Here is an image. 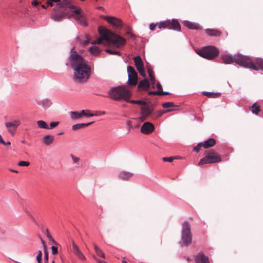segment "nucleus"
<instances>
[{"label":"nucleus","mask_w":263,"mask_h":263,"mask_svg":"<svg viewBox=\"0 0 263 263\" xmlns=\"http://www.w3.org/2000/svg\"><path fill=\"white\" fill-rule=\"evenodd\" d=\"M69 60L74 70L73 80L76 83L86 82L91 74V66L88 62L74 50L73 47L70 51Z\"/></svg>","instance_id":"f257e3e1"},{"label":"nucleus","mask_w":263,"mask_h":263,"mask_svg":"<svg viewBox=\"0 0 263 263\" xmlns=\"http://www.w3.org/2000/svg\"><path fill=\"white\" fill-rule=\"evenodd\" d=\"M98 32L101 35V37L97 40L92 41V44H101L102 43L103 40L108 41L116 47L117 48H121L125 44L126 40L123 37L116 34L112 32L107 28L100 26L98 28Z\"/></svg>","instance_id":"f03ea898"},{"label":"nucleus","mask_w":263,"mask_h":263,"mask_svg":"<svg viewBox=\"0 0 263 263\" xmlns=\"http://www.w3.org/2000/svg\"><path fill=\"white\" fill-rule=\"evenodd\" d=\"M110 98L115 101L124 100L128 102L132 96L131 91L125 86H118L112 88L109 92Z\"/></svg>","instance_id":"7ed1b4c3"},{"label":"nucleus","mask_w":263,"mask_h":263,"mask_svg":"<svg viewBox=\"0 0 263 263\" xmlns=\"http://www.w3.org/2000/svg\"><path fill=\"white\" fill-rule=\"evenodd\" d=\"M192 242V234L189 222L184 221L182 223V230L181 234V246H189Z\"/></svg>","instance_id":"20e7f679"},{"label":"nucleus","mask_w":263,"mask_h":263,"mask_svg":"<svg viewBox=\"0 0 263 263\" xmlns=\"http://www.w3.org/2000/svg\"><path fill=\"white\" fill-rule=\"evenodd\" d=\"M221 159L220 156L214 151L205 152V156L201 159L198 163V165L205 164L215 163L220 162Z\"/></svg>","instance_id":"39448f33"},{"label":"nucleus","mask_w":263,"mask_h":263,"mask_svg":"<svg viewBox=\"0 0 263 263\" xmlns=\"http://www.w3.org/2000/svg\"><path fill=\"white\" fill-rule=\"evenodd\" d=\"M197 53L200 56L208 60H213L219 54L218 50L214 46H207L200 50H198Z\"/></svg>","instance_id":"423d86ee"},{"label":"nucleus","mask_w":263,"mask_h":263,"mask_svg":"<svg viewBox=\"0 0 263 263\" xmlns=\"http://www.w3.org/2000/svg\"><path fill=\"white\" fill-rule=\"evenodd\" d=\"M159 28L160 29H172L178 31H181V26L177 20H168L159 22Z\"/></svg>","instance_id":"0eeeda50"},{"label":"nucleus","mask_w":263,"mask_h":263,"mask_svg":"<svg viewBox=\"0 0 263 263\" xmlns=\"http://www.w3.org/2000/svg\"><path fill=\"white\" fill-rule=\"evenodd\" d=\"M72 13L70 15L71 17H74L78 23L82 26H86L87 23L86 21V17L84 13H82V10L79 7H74L72 9Z\"/></svg>","instance_id":"6e6552de"},{"label":"nucleus","mask_w":263,"mask_h":263,"mask_svg":"<svg viewBox=\"0 0 263 263\" xmlns=\"http://www.w3.org/2000/svg\"><path fill=\"white\" fill-rule=\"evenodd\" d=\"M234 62L245 68H251V60L247 56L241 54L234 55Z\"/></svg>","instance_id":"1a4fd4ad"},{"label":"nucleus","mask_w":263,"mask_h":263,"mask_svg":"<svg viewBox=\"0 0 263 263\" xmlns=\"http://www.w3.org/2000/svg\"><path fill=\"white\" fill-rule=\"evenodd\" d=\"M154 109L153 105H149L147 104L144 106H142L141 107V116L139 117V120L141 121L146 120L147 118L152 114Z\"/></svg>","instance_id":"9d476101"},{"label":"nucleus","mask_w":263,"mask_h":263,"mask_svg":"<svg viewBox=\"0 0 263 263\" xmlns=\"http://www.w3.org/2000/svg\"><path fill=\"white\" fill-rule=\"evenodd\" d=\"M128 84L132 86H135L138 82V74L135 71L134 68L131 66H128L127 68Z\"/></svg>","instance_id":"9b49d317"},{"label":"nucleus","mask_w":263,"mask_h":263,"mask_svg":"<svg viewBox=\"0 0 263 263\" xmlns=\"http://www.w3.org/2000/svg\"><path fill=\"white\" fill-rule=\"evenodd\" d=\"M155 129V126L153 124L149 122H145L141 126L140 131L145 135L151 134Z\"/></svg>","instance_id":"f8f14e48"},{"label":"nucleus","mask_w":263,"mask_h":263,"mask_svg":"<svg viewBox=\"0 0 263 263\" xmlns=\"http://www.w3.org/2000/svg\"><path fill=\"white\" fill-rule=\"evenodd\" d=\"M103 19L116 28H120L122 26V21L117 17L114 16H104Z\"/></svg>","instance_id":"ddd939ff"},{"label":"nucleus","mask_w":263,"mask_h":263,"mask_svg":"<svg viewBox=\"0 0 263 263\" xmlns=\"http://www.w3.org/2000/svg\"><path fill=\"white\" fill-rule=\"evenodd\" d=\"M20 121L16 120L10 122H6L5 125L8 132L13 136L15 131L17 127L20 125Z\"/></svg>","instance_id":"4468645a"},{"label":"nucleus","mask_w":263,"mask_h":263,"mask_svg":"<svg viewBox=\"0 0 263 263\" xmlns=\"http://www.w3.org/2000/svg\"><path fill=\"white\" fill-rule=\"evenodd\" d=\"M72 251L74 255L80 260L82 261L86 260V258L81 251L80 250L78 246L76 243V242L72 240Z\"/></svg>","instance_id":"2eb2a0df"},{"label":"nucleus","mask_w":263,"mask_h":263,"mask_svg":"<svg viewBox=\"0 0 263 263\" xmlns=\"http://www.w3.org/2000/svg\"><path fill=\"white\" fill-rule=\"evenodd\" d=\"M250 69L255 70H263V59L258 58L255 60L254 62L252 61Z\"/></svg>","instance_id":"dca6fc26"},{"label":"nucleus","mask_w":263,"mask_h":263,"mask_svg":"<svg viewBox=\"0 0 263 263\" xmlns=\"http://www.w3.org/2000/svg\"><path fill=\"white\" fill-rule=\"evenodd\" d=\"M59 9L54 8L51 14L52 19L55 21H60L65 18L66 14L65 13H60Z\"/></svg>","instance_id":"f3484780"},{"label":"nucleus","mask_w":263,"mask_h":263,"mask_svg":"<svg viewBox=\"0 0 263 263\" xmlns=\"http://www.w3.org/2000/svg\"><path fill=\"white\" fill-rule=\"evenodd\" d=\"M195 260L196 263H210L208 257L202 252L198 253L195 257Z\"/></svg>","instance_id":"a211bd4d"},{"label":"nucleus","mask_w":263,"mask_h":263,"mask_svg":"<svg viewBox=\"0 0 263 263\" xmlns=\"http://www.w3.org/2000/svg\"><path fill=\"white\" fill-rule=\"evenodd\" d=\"M162 106L164 108H168L166 110L163 111V114L174 111L176 109L175 108L177 107L173 102H170L164 103L162 104Z\"/></svg>","instance_id":"6ab92c4d"},{"label":"nucleus","mask_w":263,"mask_h":263,"mask_svg":"<svg viewBox=\"0 0 263 263\" xmlns=\"http://www.w3.org/2000/svg\"><path fill=\"white\" fill-rule=\"evenodd\" d=\"M138 88L140 89H143L148 90L150 87L149 82L147 79H145L141 81L138 84Z\"/></svg>","instance_id":"aec40b11"},{"label":"nucleus","mask_w":263,"mask_h":263,"mask_svg":"<svg viewBox=\"0 0 263 263\" xmlns=\"http://www.w3.org/2000/svg\"><path fill=\"white\" fill-rule=\"evenodd\" d=\"M216 144V140L213 138H209L202 143V146L204 148H209L214 146Z\"/></svg>","instance_id":"412c9836"},{"label":"nucleus","mask_w":263,"mask_h":263,"mask_svg":"<svg viewBox=\"0 0 263 263\" xmlns=\"http://www.w3.org/2000/svg\"><path fill=\"white\" fill-rule=\"evenodd\" d=\"M205 31L207 34L211 36H219L221 34V32L217 29H206Z\"/></svg>","instance_id":"4be33fe9"},{"label":"nucleus","mask_w":263,"mask_h":263,"mask_svg":"<svg viewBox=\"0 0 263 263\" xmlns=\"http://www.w3.org/2000/svg\"><path fill=\"white\" fill-rule=\"evenodd\" d=\"M135 66L137 70L144 68V64L141 58L139 56L136 57L134 58Z\"/></svg>","instance_id":"5701e85b"},{"label":"nucleus","mask_w":263,"mask_h":263,"mask_svg":"<svg viewBox=\"0 0 263 263\" xmlns=\"http://www.w3.org/2000/svg\"><path fill=\"white\" fill-rule=\"evenodd\" d=\"M54 140L53 136L51 135H46L43 138V143L46 145H50L51 144Z\"/></svg>","instance_id":"b1692460"},{"label":"nucleus","mask_w":263,"mask_h":263,"mask_svg":"<svg viewBox=\"0 0 263 263\" xmlns=\"http://www.w3.org/2000/svg\"><path fill=\"white\" fill-rule=\"evenodd\" d=\"M183 24L185 27L191 29L198 30L201 29L199 25L192 23L190 21H185L183 22Z\"/></svg>","instance_id":"393cba45"},{"label":"nucleus","mask_w":263,"mask_h":263,"mask_svg":"<svg viewBox=\"0 0 263 263\" xmlns=\"http://www.w3.org/2000/svg\"><path fill=\"white\" fill-rule=\"evenodd\" d=\"M93 122H90L87 123H78L76 124H74L72 126V129L73 130H77L81 128H84L89 125L93 123Z\"/></svg>","instance_id":"a878e982"},{"label":"nucleus","mask_w":263,"mask_h":263,"mask_svg":"<svg viewBox=\"0 0 263 263\" xmlns=\"http://www.w3.org/2000/svg\"><path fill=\"white\" fill-rule=\"evenodd\" d=\"M222 62L224 64H230L234 62V55L232 57L229 55H225L221 57Z\"/></svg>","instance_id":"bb28decb"},{"label":"nucleus","mask_w":263,"mask_h":263,"mask_svg":"<svg viewBox=\"0 0 263 263\" xmlns=\"http://www.w3.org/2000/svg\"><path fill=\"white\" fill-rule=\"evenodd\" d=\"M59 5L61 7L69 8L70 9H74L76 7L69 0H63Z\"/></svg>","instance_id":"cd10ccee"},{"label":"nucleus","mask_w":263,"mask_h":263,"mask_svg":"<svg viewBox=\"0 0 263 263\" xmlns=\"http://www.w3.org/2000/svg\"><path fill=\"white\" fill-rule=\"evenodd\" d=\"M132 177V174L128 172L122 171L119 174V177L123 180H126Z\"/></svg>","instance_id":"c85d7f7f"},{"label":"nucleus","mask_w":263,"mask_h":263,"mask_svg":"<svg viewBox=\"0 0 263 263\" xmlns=\"http://www.w3.org/2000/svg\"><path fill=\"white\" fill-rule=\"evenodd\" d=\"M90 52L95 56H97L100 52L99 48L96 46L89 48Z\"/></svg>","instance_id":"c756f323"},{"label":"nucleus","mask_w":263,"mask_h":263,"mask_svg":"<svg viewBox=\"0 0 263 263\" xmlns=\"http://www.w3.org/2000/svg\"><path fill=\"white\" fill-rule=\"evenodd\" d=\"M251 110L252 113L255 114L256 115H258L260 111L259 106H257L256 103H254L252 106Z\"/></svg>","instance_id":"7c9ffc66"},{"label":"nucleus","mask_w":263,"mask_h":263,"mask_svg":"<svg viewBox=\"0 0 263 263\" xmlns=\"http://www.w3.org/2000/svg\"><path fill=\"white\" fill-rule=\"evenodd\" d=\"M37 125L41 128H44V129L48 128V125L47 124V123L45 121H44L43 120L37 121Z\"/></svg>","instance_id":"2f4dec72"},{"label":"nucleus","mask_w":263,"mask_h":263,"mask_svg":"<svg viewBox=\"0 0 263 263\" xmlns=\"http://www.w3.org/2000/svg\"><path fill=\"white\" fill-rule=\"evenodd\" d=\"M202 93H203V95L207 96L208 97L211 98H217L219 96L218 93H213V92L204 91L202 92Z\"/></svg>","instance_id":"473e14b6"},{"label":"nucleus","mask_w":263,"mask_h":263,"mask_svg":"<svg viewBox=\"0 0 263 263\" xmlns=\"http://www.w3.org/2000/svg\"><path fill=\"white\" fill-rule=\"evenodd\" d=\"M105 51L109 54H113V55H121V53L120 51H117L114 49L108 48L105 50Z\"/></svg>","instance_id":"72a5a7b5"},{"label":"nucleus","mask_w":263,"mask_h":263,"mask_svg":"<svg viewBox=\"0 0 263 263\" xmlns=\"http://www.w3.org/2000/svg\"><path fill=\"white\" fill-rule=\"evenodd\" d=\"M128 102H129L132 104H138V105H141L142 106H144L145 105H146L147 102H145V101H141V100H129V99H128Z\"/></svg>","instance_id":"f704fd0d"},{"label":"nucleus","mask_w":263,"mask_h":263,"mask_svg":"<svg viewBox=\"0 0 263 263\" xmlns=\"http://www.w3.org/2000/svg\"><path fill=\"white\" fill-rule=\"evenodd\" d=\"M70 115L72 119H77L81 117L80 113L77 111H71Z\"/></svg>","instance_id":"c9c22d12"},{"label":"nucleus","mask_w":263,"mask_h":263,"mask_svg":"<svg viewBox=\"0 0 263 263\" xmlns=\"http://www.w3.org/2000/svg\"><path fill=\"white\" fill-rule=\"evenodd\" d=\"M148 75H149V80L152 82L153 88H154V85L155 84V77H154L153 73H151L150 72H149V74H148Z\"/></svg>","instance_id":"e433bc0d"},{"label":"nucleus","mask_w":263,"mask_h":263,"mask_svg":"<svg viewBox=\"0 0 263 263\" xmlns=\"http://www.w3.org/2000/svg\"><path fill=\"white\" fill-rule=\"evenodd\" d=\"M176 157H163L162 158V160L163 161L165 162H172L174 160L176 159Z\"/></svg>","instance_id":"4c0bfd02"},{"label":"nucleus","mask_w":263,"mask_h":263,"mask_svg":"<svg viewBox=\"0 0 263 263\" xmlns=\"http://www.w3.org/2000/svg\"><path fill=\"white\" fill-rule=\"evenodd\" d=\"M30 164L28 161H21L18 163V165L20 166H28Z\"/></svg>","instance_id":"58836bf2"},{"label":"nucleus","mask_w":263,"mask_h":263,"mask_svg":"<svg viewBox=\"0 0 263 263\" xmlns=\"http://www.w3.org/2000/svg\"><path fill=\"white\" fill-rule=\"evenodd\" d=\"M59 124V122H52L50 123L48 129H53Z\"/></svg>","instance_id":"ea45409f"},{"label":"nucleus","mask_w":263,"mask_h":263,"mask_svg":"<svg viewBox=\"0 0 263 263\" xmlns=\"http://www.w3.org/2000/svg\"><path fill=\"white\" fill-rule=\"evenodd\" d=\"M42 253L41 250H40L38 252V254L36 256V259L38 262V263H42Z\"/></svg>","instance_id":"a19ab883"},{"label":"nucleus","mask_w":263,"mask_h":263,"mask_svg":"<svg viewBox=\"0 0 263 263\" xmlns=\"http://www.w3.org/2000/svg\"><path fill=\"white\" fill-rule=\"evenodd\" d=\"M159 27V23H157L156 24H154V23H151L150 25H149V29L153 31L155 30V28L156 26H157Z\"/></svg>","instance_id":"79ce46f5"},{"label":"nucleus","mask_w":263,"mask_h":263,"mask_svg":"<svg viewBox=\"0 0 263 263\" xmlns=\"http://www.w3.org/2000/svg\"><path fill=\"white\" fill-rule=\"evenodd\" d=\"M96 253L98 255L100 256L103 258H105V254L100 249L97 251Z\"/></svg>","instance_id":"37998d69"},{"label":"nucleus","mask_w":263,"mask_h":263,"mask_svg":"<svg viewBox=\"0 0 263 263\" xmlns=\"http://www.w3.org/2000/svg\"><path fill=\"white\" fill-rule=\"evenodd\" d=\"M202 146V143H200L199 144H198L194 148V151H196V152H198L201 147Z\"/></svg>","instance_id":"c03bdc74"},{"label":"nucleus","mask_w":263,"mask_h":263,"mask_svg":"<svg viewBox=\"0 0 263 263\" xmlns=\"http://www.w3.org/2000/svg\"><path fill=\"white\" fill-rule=\"evenodd\" d=\"M140 74L143 77H145L146 76V74H145V70H144V68H143L142 69H139L138 70Z\"/></svg>","instance_id":"a18cd8bd"},{"label":"nucleus","mask_w":263,"mask_h":263,"mask_svg":"<svg viewBox=\"0 0 263 263\" xmlns=\"http://www.w3.org/2000/svg\"><path fill=\"white\" fill-rule=\"evenodd\" d=\"M70 156L73 160V161L74 162V163H77L79 162V161L80 160V158H78V157H77L76 156H74L72 154H71L70 155Z\"/></svg>","instance_id":"49530a36"},{"label":"nucleus","mask_w":263,"mask_h":263,"mask_svg":"<svg viewBox=\"0 0 263 263\" xmlns=\"http://www.w3.org/2000/svg\"><path fill=\"white\" fill-rule=\"evenodd\" d=\"M52 253L53 254H56L58 253V248L55 246L51 247Z\"/></svg>","instance_id":"de8ad7c7"},{"label":"nucleus","mask_w":263,"mask_h":263,"mask_svg":"<svg viewBox=\"0 0 263 263\" xmlns=\"http://www.w3.org/2000/svg\"><path fill=\"white\" fill-rule=\"evenodd\" d=\"M44 254H45V259L46 261H48V253L47 251V249L44 250Z\"/></svg>","instance_id":"09e8293b"},{"label":"nucleus","mask_w":263,"mask_h":263,"mask_svg":"<svg viewBox=\"0 0 263 263\" xmlns=\"http://www.w3.org/2000/svg\"><path fill=\"white\" fill-rule=\"evenodd\" d=\"M148 94L149 95H158L159 96V91H149Z\"/></svg>","instance_id":"8fccbe9b"},{"label":"nucleus","mask_w":263,"mask_h":263,"mask_svg":"<svg viewBox=\"0 0 263 263\" xmlns=\"http://www.w3.org/2000/svg\"><path fill=\"white\" fill-rule=\"evenodd\" d=\"M127 124L128 125V130H130V129L133 127L132 122L131 121H128L127 122Z\"/></svg>","instance_id":"3c124183"},{"label":"nucleus","mask_w":263,"mask_h":263,"mask_svg":"<svg viewBox=\"0 0 263 263\" xmlns=\"http://www.w3.org/2000/svg\"><path fill=\"white\" fill-rule=\"evenodd\" d=\"M156 87H157V88L158 89V91H162V87L160 83H157Z\"/></svg>","instance_id":"603ef678"},{"label":"nucleus","mask_w":263,"mask_h":263,"mask_svg":"<svg viewBox=\"0 0 263 263\" xmlns=\"http://www.w3.org/2000/svg\"><path fill=\"white\" fill-rule=\"evenodd\" d=\"M159 96L167 95L170 94V93L168 92L163 91L162 90V91H159Z\"/></svg>","instance_id":"864d4df0"},{"label":"nucleus","mask_w":263,"mask_h":263,"mask_svg":"<svg viewBox=\"0 0 263 263\" xmlns=\"http://www.w3.org/2000/svg\"><path fill=\"white\" fill-rule=\"evenodd\" d=\"M98 115H99V114L98 113H95V114L86 113V116L92 117L94 116H98Z\"/></svg>","instance_id":"5fc2aeb1"},{"label":"nucleus","mask_w":263,"mask_h":263,"mask_svg":"<svg viewBox=\"0 0 263 263\" xmlns=\"http://www.w3.org/2000/svg\"><path fill=\"white\" fill-rule=\"evenodd\" d=\"M41 240L42 243L43 244V247H44V250L47 249V246H46L45 241L43 239H42V238H41Z\"/></svg>","instance_id":"6e6d98bb"},{"label":"nucleus","mask_w":263,"mask_h":263,"mask_svg":"<svg viewBox=\"0 0 263 263\" xmlns=\"http://www.w3.org/2000/svg\"><path fill=\"white\" fill-rule=\"evenodd\" d=\"M40 4H41V2H38V1L36 0H34L33 2H32V5L34 6H37Z\"/></svg>","instance_id":"4d7b16f0"},{"label":"nucleus","mask_w":263,"mask_h":263,"mask_svg":"<svg viewBox=\"0 0 263 263\" xmlns=\"http://www.w3.org/2000/svg\"><path fill=\"white\" fill-rule=\"evenodd\" d=\"M46 232H47V237L48 238H49L50 239H52V236L50 234L48 229L46 230Z\"/></svg>","instance_id":"13d9d810"},{"label":"nucleus","mask_w":263,"mask_h":263,"mask_svg":"<svg viewBox=\"0 0 263 263\" xmlns=\"http://www.w3.org/2000/svg\"><path fill=\"white\" fill-rule=\"evenodd\" d=\"M93 257L96 259L98 262L99 263H106L105 261L104 260H98L96 257V256L95 255H93Z\"/></svg>","instance_id":"bf43d9fd"},{"label":"nucleus","mask_w":263,"mask_h":263,"mask_svg":"<svg viewBox=\"0 0 263 263\" xmlns=\"http://www.w3.org/2000/svg\"><path fill=\"white\" fill-rule=\"evenodd\" d=\"M53 3H54V2H52V1H50V0H48V1L47 2V4L49 6H53Z\"/></svg>","instance_id":"052dcab7"},{"label":"nucleus","mask_w":263,"mask_h":263,"mask_svg":"<svg viewBox=\"0 0 263 263\" xmlns=\"http://www.w3.org/2000/svg\"><path fill=\"white\" fill-rule=\"evenodd\" d=\"M0 143L2 144H5L6 142L4 141L2 136L0 135Z\"/></svg>","instance_id":"680f3d73"},{"label":"nucleus","mask_w":263,"mask_h":263,"mask_svg":"<svg viewBox=\"0 0 263 263\" xmlns=\"http://www.w3.org/2000/svg\"><path fill=\"white\" fill-rule=\"evenodd\" d=\"M80 115H81V117H82L83 116H86V111L84 110H82L81 111V112H80Z\"/></svg>","instance_id":"e2e57ef3"},{"label":"nucleus","mask_w":263,"mask_h":263,"mask_svg":"<svg viewBox=\"0 0 263 263\" xmlns=\"http://www.w3.org/2000/svg\"><path fill=\"white\" fill-rule=\"evenodd\" d=\"M93 246H94V249H95L96 252L100 249L99 247L96 243H94Z\"/></svg>","instance_id":"0e129e2a"},{"label":"nucleus","mask_w":263,"mask_h":263,"mask_svg":"<svg viewBox=\"0 0 263 263\" xmlns=\"http://www.w3.org/2000/svg\"><path fill=\"white\" fill-rule=\"evenodd\" d=\"M9 171L11 172H14V173H18V171H16V170H12V169H9Z\"/></svg>","instance_id":"69168bd1"},{"label":"nucleus","mask_w":263,"mask_h":263,"mask_svg":"<svg viewBox=\"0 0 263 263\" xmlns=\"http://www.w3.org/2000/svg\"><path fill=\"white\" fill-rule=\"evenodd\" d=\"M147 72L148 73V74H149V72L151 73H153L152 70H151L150 68L148 69Z\"/></svg>","instance_id":"338daca9"},{"label":"nucleus","mask_w":263,"mask_h":263,"mask_svg":"<svg viewBox=\"0 0 263 263\" xmlns=\"http://www.w3.org/2000/svg\"><path fill=\"white\" fill-rule=\"evenodd\" d=\"M96 113H98L99 114V115H101V114H105V112L104 111L101 112V111H100V112H97Z\"/></svg>","instance_id":"774afa93"}]
</instances>
